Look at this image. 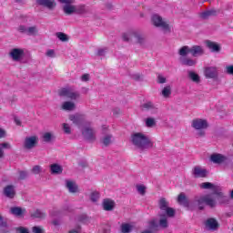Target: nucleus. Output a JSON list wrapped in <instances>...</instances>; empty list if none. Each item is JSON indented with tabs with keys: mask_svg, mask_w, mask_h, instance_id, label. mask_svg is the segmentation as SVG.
<instances>
[{
	"mask_svg": "<svg viewBox=\"0 0 233 233\" xmlns=\"http://www.w3.org/2000/svg\"><path fill=\"white\" fill-rule=\"evenodd\" d=\"M130 143L135 148H137V150L141 152L150 150V148L154 147V142L150 139V137L142 132L132 133L130 136Z\"/></svg>",
	"mask_w": 233,
	"mask_h": 233,
	"instance_id": "obj_1",
	"label": "nucleus"
},
{
	"mask_svg": "<svg viewBox=\"0 0 233 233\" xmlns=\"http://www.w3.org/2000/svg\"><path fill=\"white\" fill-rule=\"evenodd\" d=\"M179 56L182 57H187L188 54H191L193 57H199L205 54V49L201 46H193L189 47L188 46H184L178 50Z\"/></svg>",
	"mask_w": 233,
	"mask_h": 233,
	"instance_id": "obj_2",
	"label": "nucleus"
},
{
	"mask_svg": "<svg viewBox=\"0 0 233 233\" xmlns=\"http://www.w3.org/2000/svg\"><path fill=\"white\" fill-rule=\"evenodd\" d=\"M169 203L167 198H162L158 201V207L161 212H165L167 218H174L176 216V209L173 208H169Z\"/></svg>",
	"mask_w": 233,
	"mask_h": 233,
	"instance_id": "obj_3",
	"label": "nucleus"
},
{
	"mask_svg": "<svg viewBox=\"0 0 233 233\" xmlns=\"http://www.w3.org/2000/svg\"><path fill=\"white\" fill-rule=\"evenodd\" d=\"M60 97H67V99L76 100L79 98V92L74 90L72 87H63L58 91Z\"/></svg>",
	"mask_w": 233,
	"mask_h": 233,
	"instance_id": "obj_4",
	"label": "nucleus"
},
{
	"mask_svg": "<svg viewBox=\"0 0 233 233\" xmlns=\"http://www.w3.org/2000/svg\"><path fill=\"white\" fill-rule=\"evenodd\" d=\"M151 21L155 26L161 28L164 32H170V25H168L167 22L163 21V17L158 15H153Z\"/></svg>",
	"mask_w": 233,
	"mask_h": 233,
	"instance_id": "obj_5",
	"label": "nucleus"
},
{
	"mask_svg": "<svg viewBox=\"0 0 233 233\" xmlns=\"http://www.w3.org/2000/svg\"><path fill=\"white\" fill-rule=\"evenodd\" d=\"M133 37L137 39V42L139 45H143V43H145V37H143V35L137 32L124 33L122 35L123 41H125L126 43L132 41Z\"/></svg>",
	"mask_w": 233,
	"mask_h": 233,
	"instance_id": "obj_6",
	"label": "nucleus"
},
{
	"mask_svg": "<svg viewBox=\"0 0 233 233\" xmlns=\"http://www.w3.org/2000/svg\"><path fill=\"white\" fill-rule=\"evenodd\" d=\"M204 76L206 79H218L219 71L216 66H206L204 67Z\"/></svg>",
	"mask_w": 233,
	"mask_h": 233,
	"instance_id": "obj_7",
	"label": "nucleus"
},
{
	"mask_svg": "<svg viewBox=\"0 0 233 233\" xmlns=\"http://www.w3.org/2000/svg\"><path fill=\"white\" fill-rule=\"evenodd\" d=\"M16 30L20 34H25L26 35H35L37 33V25L27 27L26 25H20Z\"/></svg>",
	"mask_w": 233,
	"mask_h": 233,
	"instance_id": "obj_8",
	"label": "nucleus"
},
{
	"mask_svg": "<svg viewBox=\"0 0 233 233\" xmlns=\"http://www.w3.org/2000/svg\"><path fill=\"white\" fill-rule=\"evenodd\" d=\"M191 127L195 128V130H205L208 128V122L205 119L195 118L192 120Z\"/></svg>",
	"mask_w": 233,
	"mask_h": 233,
	"instance_id": "obj_9",
	"label": "nucleus"
},
{
	"mask_svg": "<svg viewBox=\"0 0 233 233\" xmlns=\"http://www.w3.org/2000/svg\"><path fill=\"white\" fill-rule=\"evenodd\" d=\"M177 201L178 205H181L182 207H185L186 208H188L189 210H194L192 204H190L188 198H187V195L184 192L180 193L177 196Z\"/></svg>",
	"mask_w": 233,
	"mask_h": 233,
	"instance_id": "obj_10",
	"label": "nucleus"
},
{
	"mask_svg": "<svg viewBox=\"0 0 233 233\" xmlns=\"http://www.w3.org/2000/svg\"><path fill=\"white\" fill-rule=\"evenodd\" d=\"M82 136L90 143H94V141H96V131H94L92 127H85L82 130Z\"/></svg>",
	"mask_w": 233,
	"mask_h": 233,
	"instance_id": "obj_11",
	"label": "nucleus"
},
{
	"mask_svg": "<svg viewBox=\"0 0 233 233\" xmlns=\"http://www.w3.org/2000/svg\"><path fill=\"white\" fill-rule=\"evenodd\" d=\"M10 57L13 61L19 62L25 57V50L21 48H13L9 53Z\"/></svg>",
	"mask_w": 233,
	"mask_h": 233,
	"instance_id": "obj_12",
	"label": "nucleus"
},
{
	"mask_svg": "<svg viewBox=\"0 0 233 233\" xmlns=\"http://www.w3.org/2000/svg\"><path fill=\"white\" fill-rule=\"evenodd\" d=\"M37 145V137H27L25 139L24 142V148H26V150H32Z\"/></svg>",
	"mask_w": 233,
	"mask_h": 233,
	"instance_id": "obj_13",
	"label": "nucleus"
},
{
	"mask_svg": "<svg viewBox=\"0 0 233 233\" xmlns=\"http://www.w3.org/2000/svg\"><path fill=\"white\" fill-rule=\"evenodd\" d=\"M205 226L208 230H211L213 232L219 228V223L214 218H208L205 222Z\"/></svg>",
	"mask_w": 233,
	"mask_h": 233,
	"instance_id": "obj_14",
	"label": "nucleus"
},
{
	"mask_svg": "<svg viewBox=\"0 0 233 233\" xmlns=\"http://www.w3.org/2000/svg\"><path fill=\"white\" fill-rule=\"evenodd\" d=\"M214 196H217L218 203L223 205V203H228V197L225 196L221 191V187H218L217 189L212 193Z\"/></svg>",
	"mask_w": 233,
	"mask_h": 233,
	"instance_id": "obj_15",
	"label": "nucleus"
},
{
	"mask_svg": "<svg viewBox=\"0 0 233 233\" xmlns=\"http://www.w3.org/2000/svg\"><path fill=\"white\" fill-rule=\"evenodd\" d=\"M205 45L210 52H213L215 54H219L221 52V46L216 42H212L210 40H206Z\"/></svg>",
	"mask_w": 233,
	"mask_h": 233,
	"instance_id": "obj_16",
	"label": "nucleus"
},
{
	"mask_svg": "<svg viewBox=\"0 0 233 233\" xmlns=\"http://www.w3.org/2000/svg\"><path fill=\"white\" fill-rule=\"evenodd\" d=\"M192 207L194 210V207H198V210H204L205 208V196L201 197H195L193 202H192Z\"/></svg>",
	"mask_w": 233,
	"mask_h": 233,
	"instance_id": "obj_17",
	"label": "nucleus"
},
{
	"mask_svg": "<svg viewBox=\"0 0 233 233\" xmlns=\"http://www.w3.org/2000/svg\"><path fill=\"white\" fill-rule=\"evenodd\" d=\"M4 196L9 199H14V198H15V187L13 185H8L4 187Z\"/></svg>",
	"mask_w": 233,
	"mask_h": 233,
	"instance_id": "obj_18",
	"label": "nucleus"
},
{
	"mask_svg": "<svg viewBox=\"0 0 233 233\" xmlns=\"http://www.w3.org/2000/svg\"><path fill=\"white\" fill-rule=\"evenodd\" d=\"M37 5L45 6L48 10H54L56 8V0H36Z\"/></svg>",
	"mask_w": 233,
	"mask_h": 233,
	"instance_id": "obj_19",
	"label": "nucleus"
},
{
	"mask_svg": "<svg viewBox=\"0 0 233 233\" xmlns=\"http://www.w3.org/2000/svg\"><path fill=\"white\" fill-rule=\"evenodd\" d=\"M102 205L104 210H106V212H110L116 208V202H114V200L110 198L104 199Z\"/></svg>",
	"mask_w": 233,
	"mask_h": 233,
	"instance_id": "obj_20",
	"label": "nucleus"
},
{
	"mask_svg": "<svg viewBox=\"0 0 233 233\" xmlns=\"http://www.w3.org/2000/svg\"><path fill=\"white\" fill-rule=\"evenodd\" d=\"M75 14H78L79 15H86V14H92V10L86 7L85 5H76Z\"/></svg>",
	"mask_w": 233,
	"mask_h": 233,
	"instance_id": "obj_21",
	"label": "nucleus"
},
{
	"mask_svg": "<svg viewBox=\"0 0 233 233\" xmlns=\"http://www.w3.org/2000/svg\"><path fill=\"white\" fill-rule=\"evenodd\" d=\"M69 119L74 123V125L79 127L83 124V121H85V116L79 114L70 115Z\"/></svg>",
	"mask_w": 233,
	"mask_h": 233,
	"instance_id": "obj_22",
	"label": "nucleus"
},
{
	"mask_svg": "<svg viewBox=\"0 0 233 233\" xmlns=\"http://www.w3.org/2000/svg\"><path fill=\"white\" fill-rule=\"evenodd\" d=\"M142 110L151 112V114H157V108L152 102H146L141 105Z\"/></svg>",
	"mask_w": 233,
	"mask_h": 233,
	"instance_id": "obj_23",
	"label": "nucleus"
},
{
	"mask_svg": "<svg viewBox=\"0 0 233 233\" xmlns=\"http://www.w3.org/2000/svg\"><path fill=\"white\" fill-rule=\"evenodd\" d=\"M210 160L212 163H216L217 165H221V163H225L227 161V157L221 154H213L210 157Z\"/></svg>",
	"mask_w": 233,
	"mask_h": 233,
	"instance_id": "obj_24",
	"label": "nucleus"
},
{
	"mask_svg": "<svg viewBox=\"0 0 233 233\" xmlns=\"http://www.w3.org/2000/svg\"><path fill=\"white\" fill-rule=\"evenodd\" d=\"M192 174L194 177H207V169L201 168V167H195L193 168Z\"/></svg>",
	"mask_w": 233,
	"mask_h": 233,
	"instance_id": "obj_25",
	"label": "nucleus"
},
{
	"mask_svg": "<svg viewBox=\"0 0 233 233\" xmlns=\"http://www.w3.org/2000/svg\"><path fill=\"white\" fill-rule=\"evenodd\" d=\"M216 15H218V11H216V9L207 10L199 14L200 19L204 20H207L209 17H214Z\"/></svg>",
	"mask_w": 233,
	"mask_h": 233,
	"instance_id": "obj_26",
	"label": "nucleus"
},
{
	"mask_svg": "<svg viewBox=\"0 0 233 233\" xmlns=\"http://www.w3.org/2000/svg\"><path fill=\"white\" fill-rule=\"evenodd\" d=\"M66 187L71 194H76L79 190V187L74 181L66 180Z\"/></svg>",
	"mask_w": 233,
	"mask_h": 233,
	"instance_id": "obj_27",
	"label": "nucleus"
},
{
	"mask_svg": "<svg viewBox=\"0 0 233 233\" xmlns=\"http://www.w3.org/2000/svg\"><path fill=\"white\" fill-rule=\"evenodd\" d=\"M24 212H26V209H23V208L20 207H13L10 208V213L13 214V216H16V218H21Z\"/></svg>",
	"mask_w": 233,
	"mask_h": 233,
	"instance_id": "obj_28",
	"label": "nucleus"
},
{
	"mask_svg": "<svg viewBox=\"0 0 233 233\" xmlns=\"http://www.w3.org/2000/svg\"><path fill=\"white\" fill-rule=\"evenodd\" d=\"M180 63L185 66H196L198 61L188 57H180Z\"/></svg>",
	"mask_w": 233,
	"mask_h": 233,
	"instance_id": "obj_29",
	"label": "nucleus"
},
{
	"mask_svg": "<svg viewBox=\"0 0 233 233\" xmlns=\"http://www.w3.org/2000/svg\"><path fill=\"white\" fill-rule=\"evenodd\" d=\"M187 77L193 81V83H196L197 85H199L201 83V76H199L196 72L194 71H187Z\"/></svg>",
	"mask_w": 233,
	"mask_h": 233,
	"instance_id": "obj_30",
	"label": "nucleus"
},
{
	"mask_svg": "<svg viewBox=\"0 0 233 233\" xmlns=\"http://www.w3.org/2000/svg\"><path fill=\"white\" fill-rule=\"evenodd\" d=\"M218 187L219 186H216L210 182H203L202 184H200V188H203L204 190H212L213 194Z\"/></svg>",
	"mask_w": 233,
	"mask_h": 233,
	"instance_id": "obj_31",
	"label": "nucleus"
},
{
	"mask_svg": "<svg viewBox=\"0 0 233 233\" xmlns=\"http://www.w3.org/2000/svg\"><path fill=\"white\" fill-rule=\"evenodd\" d=\"M63 11L66 14V15H72V14H76V5L67 4L63 6Z\"/></svg>",
	"mask_w": 233,
	"mask_h": 233,
	"instance_id": "obj_32",
	"label": "nucleus"
},
{
	"mask_svg": "<svg viewBox=\"0 0 233 233\" xmlns=\"http://www.w3.org/2000/svg\"><path fill=\"white\" fill-rule=\"evenodd\" d=\"M31 218L34 219H45L46 213L41 211V209H36L35 212L31 213Z\"/></svg>",
	"mask_w": 233,
	"mask_h": 233,
	"instance_id": "obj_33",
	"label": "nucleus"
},
{
	"mask_svg": "<svg viewBox=\"0 0 233 233\" xmlns=\"http://www.w3.org/2000/svg\"><path fill=\"white\" fill-rule=\"evenodd\" d=\"M204 203L205 205H208V207H210L211 208H214V207H216V200L210 198V195L204 196Z\"/></svg>",
	"mask_w": 233,
	"mask_h": 233,
	"instance_id": "obj_34",
	"label": "nucleus"
},
{
	"mask_svg": "<svg viewBox=\"0 0 233 233\" xmlns=\"http://www.w3.org/2000/svg\"><path fill=\"white\" fill-rule=\"evenodd\" d=\"M51 174H63V167L59 164H53L50 166Z\"/></svg>",
	"mask_w": 233,
	"mask_h": 233,
	"instance_id": "obj_35",
	"label": "nucleus"
},
{
	"mask_svg": "<svg viewBox=\"0 0 233 233\" xmlns=\"http://www.w3.org/2000/svg\"><path fill=\"white\" fill-rule=\"evenodd\" d=\"M63 110H67L69 112H72L76 108V104L71 101L64 102L62 105Z\"/></svg>",
	"mask_w": 233,
	"mask_h": 233,
	"instance_id": "obj_36",
	"label": "nucleus"
},
{
	"mask_svg": "<svg viewBox=\"0 0 233 233\" xmlns=\"http://www.w3.org/2000/svg\"><path fill=\"white\" fill-rule=\"evenodd\" d=\"M42 138L45 143H52V140L56 139V137L51 132H46L43 134Z\"/></svg>",
	"mask_w": 233,
	"mask_h": 233,
	"instance_id": "obj_37",
	"label": "nucleus"
},
{
	"mask_svg": "<svg viewBox=\"0 0 233 233\" xmlns=\"http://www.w3.org/2000/svg\"><path fill=\"white\" fill-rule=\"evenodd\" d=\"M114 137L112 135H106L102 139L101 143L104 147H109V145H112V138Z\"/></svg>",
	"mask_w": 233,
	"mask_h": 233,
	"instance_id": "obj_38",
	"label": "nucleus"
},
{
	"mask_svg": "<svg viewBox=\"0 0 233 233\" xmlns=\"http://www.w3.org/2000/svg\"><path fill=\"white\" fill-rule=\"evenodd\" d=\"M172 95V88L170 87V86H167L162 89V96L163 97H170V96Z\"/></svg>",
	"mask_w": 233,
	"mask_h": 233,
	"instance_id": "obj_39",
	"label": "nucleus"
},
{
	"mask_svg": "<svg viewBox=\"0 0 233 233\" xmlns=\"http://www.w3.org/2000/svg\"><path fill=\"white\" fill-rule=\"evenodd\" d=\"M159 226L161 228H168V220L165 218V215H160Z\"/></svg>",
	"mask_w": 233,
	"mask_h": 233,
	"instance_id": "obj_40",
	"label": "nucleus"
},
{
	"mask_svg": "<svg viewBox=\"0 0 233 233\" xmlns=\"http://www.w3.org/2000/svg\"><path fill=\"white\" fill-rule=\"evenodd\" d=\"M121 232H123V233L132 232V226L130 224H122L121 225Z\"/></svg>",
	"mask_w": 233,
	"mask_h": 233,
	"instance_id": "obj_41",
	"label": "nucleus"
},
{
	"mask_svg": "<svg viewBox=\"0 0 233 233\" xmlns=\"http://www.w3.org/2000/svg\"><path fill=\"white\" fill-rule=\"evenodd\" d=\"M137 190L140 196H145V194H147V187L143 185H137Z\"/></svg>",
	"mask_w": 233,
	"mask_h": 233,
	"instance_id": "obj_42",
	"label": "nucleus"
},
{
	"mask_svg": "<svg viewBox=\"0 0 233 233\" xmlns=\"http://www.w3.org/2000/svg\"><path fill=\"white\" fill-rule=\"evenodd\" d=\"M156 125V120L152 117H147L146 119V127H147L148 128H152V127H155Z\"/></svg>",
	"mask_w": 233,
	"mask_h": 233,
	"instance_id": "obj_43",
	"label": "nucleus"
},
{
	"mask_svg": "<svg viewBox=\"0 0 233 233\" xmlns=\"http://www.w3.org/2000/svg\"><path fill=\"white\" fill-rule=\"evenodd\" d=\"M56 36L60 41H63V42L68 41V35H66V34L65 33H61V32L56 33Z\"/></svg>",
	"mask_w": 233,
	"mask_h": 233,
	"instance_id": "obj_44",
	"label": "nucleus"
},
{
	"mask_svg": "<svg viewBox=\"0 0 233 233\" xmlns=\"http://www.w3.org/2000/svg\"><path fill=\"white\" fill-rule=\"evenodd\" d=\"M90 199L91 201H93V203H96V201L99 199V192L94 191L93 193H91Z\"/></svg>",
	"mask_w": 233,
	"mask_h": 233,
	"instance_id": "obj_45",
	"label": "nucleus"
},
{
	"mask_svg": "<svg viewBox=\"0 0 233 233\" xmlns=\"http://www.w3.org/2000/svg\"><path fill=\"white\" fill-rule=\"evenodd\" d=\"M31 172H33L35 175L41 174L43 172V167H41V166H35L33 167Z\"/></svg>",
	"mask_w": 233,
	"mask_h": 233,
	"instance_id": "obj_46",
	"label": "nucleus"
},
{
	"mask_svg": "<svg viewBox=\"0 0 233 233\" xmlns=\"http://www.w3.org/2000/svg\"><path fill=\"white\" fill-rule=\"evenodd\" d=\"M78 221H80L81 223H86V221H88V216L82 214L79 215L77 218Z\"/></svg>",
	"mask_w": 233,
	"mask_h": 233,
	"instance_id": "obj_47",
	"label": "nucleus"
},
{
	"mask_svg": "<svg viewBox=\"0 0 233 233\" xmlns=\"http://www.w3.org/2000/svg\"><path fill=\"white\" fill-rule=\"evenodd\" d=\"M32 232L33 233H45V230H43L42 228L39 226H35L32 228Z\"/></svg>",
	"mask_w": 233,
	"mask_h": 233,
	"instance_id": "obj_48",
	"label": "nucleus"
},
{
	"mask_svg": "<svg viewBox=\"0 0 233 233\" xmlns=\"http://www.w3.org/2000/svg\"><path fill=\"white\" fill-rule=\"evenodd\" d=\"M63 130H64L65 134H71L72 133V131L70 129V126L66 123L63 124Z\"/></svg>",
	"mask_w": 233,
	"mask_h": 233,
	"instance_id": "obj_49",
	"label": "nucleus"
},
{
	"mask_svg": "<svg viewBox=\"0 0 233 233\" xmlns=\"http://www.w3.org/2000/svg\"><path fill=\"white\" fill-rule=\"evenodd\" d=\"M16 232L17 233H30L27 228L25 227H18L16 228Z\"/></svg>",
	"mask_w": 233,
	"mask_h": 233,
	"instance_id": "obj_50",
	"label": "nucleus"
},
{
	"mask_svg": "<svg viewBox=\"0 0 233 233\" xmlns=\"http://www.w3.org/2000/svg\"><path fill=\"white\" fill-rule=\"evenodd\" d=\"M226 74H228V76H233V65L226 66Z\"/></svg>",
	"mask_w": 233,
	"mask_h": 233,
	"instance_id": "obj_51",
	"label": "nucleus"
},
{
	"mask_svg": "<svg viewBox=\"0 0 233 233\" xmlns=\"http://www.w3.org/2000/svg\"><path fill=\"white\" fill-rule=\"evenodd\" d=\"M28 173L26 171H19V179H26Z\"/></svg>",
	"mask_w": 233,
	"mask_h": 233,
	"instance_id": "obj_52",
	"label": "nucleus"
},
{
	"mask_svg": "<svg viewBox=\"0 0 233 233\" xmlns=\"http://www.w3.org/2000/svg\"><path fill=\"white\" fill-rule=\"evenodd\" d=\"M46 56H47V57H56V51H54L53 49H49L46 53Z\"/></svg>",
	"mask_w": 233,
	"mask_h": 233,
	"instance_id": "obj_53",
	"label": "nucleus"
},
{
	"mask_svg": "<svg viewBox=\"0 0 233 233\" xmlns=\"http://www.w3.org/2000/svg\"><path fill=\"white\" fill-rule=\"evenodd\" d=\"M157 83L160 85H163L164 83H167V78H165L163 76L159 75L157 76Z\"/></svg>",
	"mask_w": 233,
	"mask_h": 233,
	"instance_id": "obj_54",
	"label": "nucleus"
},
{
	"mask_svg": "<svg viewBox=\"0 0 233 233\" xmlns=\"http://www.w3.org/2000/svg\"><path fill=\"white\" fill-rule=\"evenodd\" d=\"M0 148L3 150V148H7L10 149L12 148V146H10L9 143L5 142V143H1L0 144Z\"/></svg>",
	"mask_w": 233,
	"mask_h": 233,
	"instance_id": "obj_55",
	"label": "nucleus"
},
{
	"mask_svg": "<svg viewBox=\"0 0 233 233\" xmlns=\"http://www.w3.org/2000/svg\"><path fill=\"white\" fill-rule=\"evenodd\" d=\"M58 2L62 5H72V3H74V0H58Z\"/></svg>",
	"mask_w": 233,
	"mask_h": 233,
	"instance_id": "obj_56",
	"label": "nucleus"
},
{
	"mask_svg": "<svg viewBox=\"0 0 233 233\" xmlns=\"http://www.w3.org/2000/svg\"><path fill=\"white\" fill-rule=\"evenodd\" d=\"M149 227H150L151 228H157V222H156V220H151V221L149 222Z\"/></svg>",
	"mask_w": 233,
	"mask_h": 233,
	"instance_id": "obj_57",
	"label": "nucleus"
},
{
	"mask_svg": "<svg viewBox=\"0 0 233 233\" xmlns=\"http://www.w3.org/2000/svg\"><path fill=\"white\" fill-rule=\"evenodd\" d=\"M68 233H81V227H77L75 229H71Z\"/></svg>",
	"mask_w": 233,
	"mask_h": 233,
	"instance_id": "obj_58",
	"label": "nucleus"
},
{
	"mask_svg": "<svg viewBox=\"0 0 233 233\" xmlns=\"http://www.w3.org/2000/svg\"><path fill=\"white\" fill-rule=\"evenodd\" d=\"M106 52V48H105V49H98L97 56H105Z\"/></svg>",
	"mask_w": 233,
	"mask_h": 233,
	"instance_id": "obj_59",
	"label": "nucleus"
},
{
	"mask_svg": "<svg viewBox=\"0 0 233 233\" xmlns=\"http://www.w3.org/2000/svg\"><path fill=\"white\" fill-rule=\"evenodd\" d=\"M82 81H88L90 79V75L85 74L81 77Z\"/></svg>",
	"mask_w": 233,
	"mask_h": 233,
	"instance_id": "obj_60",
	"label": "nucleus"
},
{
	"mask_svg": "<svg viewBox=\"0 0 233 233\" xmlns=\"http://www.w3.org/2000/svg\"><path fill=\"white\" fill-rule=\"evenodd\" d=\"M14 121L15 125H17V127H21V120L19 119V117L15 116Z\"/></svg>",
	"mask_w": 233,
	"mask_h": 233,
	"instance_id": "obj_61",
	"label": "nucleus"
},
{
	"mask_svg": "<svg viewBox=\"0 0 233 233\" xmlns=\"http://www.w3.org/2000/svg\"><path fill=\"white\" fill-rule=\"evenodd\" d=\"M5 136H6V132L5 131V129L0 127V139L2 137H5Z\"/></svg>",
	"mask_w": 233,
	"mask_h": 233,
	"instance_id": "obj_62",
	"label": "nucleus"
},
{
	"mask_svg": "<svg viewBox=\"0 0 233 233\" xmlns=\"http://www.w3.org/2000/svg\"><path fill=\"white\" fill-rule=\"evenodd\" d=\"M120 113H121V110L119 108L113 109L114 116H117V114H120Z\"/></svg>",
	"mask_w": 233,
	"mask_h": 233,
	"instance_id": "obj_63",
	"label": "nucleus"
},
{
	"mask_svg": "<svg viewBox=\"0 0 233 233\" xmlns=\"http://www.w3.org/2000/svg\"><path fill=\"white\" fill-rule=\"evenodd\" d=\"M104 232L105 233H109L110 232V227L106 226V228H104Z\"/></svg>",
	"mask_w": 233,
	"mask_h": 233,
	"instance_id": "obj_64",
	"label": "nucleus"
}]
</instances>
